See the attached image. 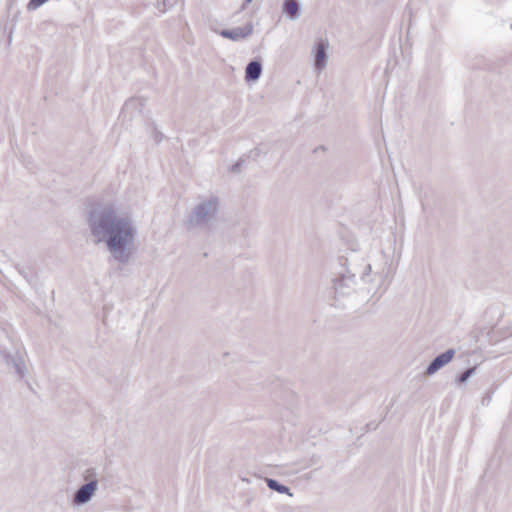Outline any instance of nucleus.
Wrapping results in <instances>:
<instances>
[{
	"label": "nucleus",
	"mask_w": 512,
	"mask_h": 512,
	"mask_svg": "<svg viewBox=\"0 0 512 512\" xmlns=\"http://www.w3.org/2000/svg\"><path fill=\"white\" fill-rule=\"evenodd\" d=\"M339 264L341 270L332 279L333 299L337 305L385 291L393 278L392 261L383 252L369 261L352 252L341 257Z\"/></svg>",
	"instance_id": "obj_1"
},
{
	"label": "nucleus",
	"mask_w": 512,
	"mask_h": 512,
	"mask_svg": "<svg viewBox=\"0 0 512 512\" xmlns=\"http://www.w3.org/2000/svg\"><path fill=\"white\" fill-rule=\"evenodd\" d=\"M86 221L95 244H105L112 258L121 264L131 260L137 227L128 212L112 202H95L88 208Z\"/></svg>",
	"instance_id": "obj_2"
},
{
	"label": "nucleus",
	"mask_w": 512,
	"mask_h": 512,
	"mask_svg": "<svg viewBox=\"0 0 512 512\" xmlns=\"http://www.w3.org/2000/svg\"><path fill=\"white\" fill-rule=\"evenodd\" d=\"M218 209V197L211 195L202 199L192 208L187 220L188 226L190 228L210 229L216 219Z\"/></svg>",
	"instance_id": "obj_3"
},
{
	"label": "nucleus",
	"mask_w": 512,
	"mask_h": 512,
	"mask_svg": "<svg viewBox=\"0 0 512 512\" xmlns=\"http://www.w3.org/2000/svg\"><path fill=\"white\" fill-rule=\"evenodd\" d=\"M147 103V98L135 96L128 99L120 113V119L123 122L131 121L142 114L143 108Z\"/></svg>",
	"instance_id": "obj_4"
},
{
	"label": "nucleus",
	"mask_w": 512,
	"mask_h": 512,
	"mask_svg": "<svg viewBox=\"0 0 512 512\" xmlns=\"http://www.w3.org/2000/svg\"><path fill=\"white\" fill-rule=\"evenodd\" d=\"M329 48L328 39L323 37L319 38L314 45V65L318 73H321L327 66Z\"/></svg>",
	"instance_id": "obj_5"
},
{
	"label": "nucleus",
	"mask_w": 512,
	"mask_h": 512,
	"mask_svg": "<svg viewBox=\"0 0 512 512\" xmlns=\"http://www.w3.org/2000/svg\"><path fill=\"white\" fill-rule=\"evenodd\" d=\"M97 487L93 483H85L81 485L74 493L72 504L74 506H82L90 502L97 491Z\"/></svg>",
	"instance_id": "obj_6"
},
{
	"label": "nucleus",
	"mask_w": 512,
	"mask_h": 512,
	"mask_svg": "<svg viewBox=\"0 0 512 512\" xmlns=\"http://www.w3.org/2000/svg\"><path fill=\"white\" fill-rule=\"evenodd\" d=\"M455 350L454 349H448L444 353H441L440 355L436 356L431 363L426 368L425 374L427 376H431L438 372L442 367L447 365L454 357Z\"/></svg>",
	"instance_id": "obj_7"
},
{
	"label": "nucleus",
	"mask_w": 512,
	"mask_h": 512,
	"mask_svg": "<svg viewBox=\"0 0 512 512\" xmlns=\"http://www.w3.org/2000/svg\"><path fill=\"white\" fill-rule=\"evenodd\" d=\"M3 358L7 366L13 367L15 373L19 378H23L26 375L27 369L24 358L21 354L15 353H3Z\"/></svg>",
	"instance_id": "obj_8"
},
{
	"label": "nucleus",
	"mask_w": 512,
	"mask_h": 512,
	"mask_svg": "<svg viewBox=\"0 0 512 512\" xmlns=\"http://www.w3.org/2000/svg\"><path fill=\"white\" fill-rule=\"evenodd\" d=\"M262 73V64L259 60L250 61L245 68V80L257 81Z\"/></svg>",
	"instance_id": "obj_9"
},
{
	"label": "nucleus",
	"mask_w": 512,
	"mask_h": 512,
	"mask_svg": "<svg viewBox=\"0 0 512 512\" xmlns=\"http://www.w3.org/2000/svg\"><path fill=\"white\" fill-rule=\"evenodd\" d=\"M298 3L296 0H285L283 3V12L290 18H295L298 15Z\"/></svg>",
	"instance_id": "obj_10"
},
{
	"label": "nucleus",
	"mask_w": 512,
	"mask_h": 512,
	"mask_svg": "<svg viewBox=\"0 0 512 512\" xmlns=\"http://www.w3.org/2000/svg\"><path fill=\"white\" fill-rule=\"evenodd\" d=\"M83 479L86 483H93L98 488V473L96 468L90 467L83 472Z\"/></svg>",
	"instance_id": "obj_11"
},
{
	"label": "nucleus",
	"mask_w": 512,
	"mask_h": 512,
	"mask_svg": "<svg viewBox=\"0 0 512 512\" xmlns=\"http://www.w3.org/2000/svg\"><path fill=\"white\" fill-rule=\"evenodd\" d=\"M266 483L271 490L277 491L279 493H286L289 494L290 496L292 495L291 493H289V488L287 486L280 484L275 479L267 478Z\"/></svg>",
	"instance_id": "obj_12"
},
{
	"label": "nucleus",
	"mask_w": 512,
	"mask_h": 512,
	"mask_svg": "<svg viewBox=\"0 0 512 512\" xmlns=\"http://www.w3.org/2000/svg\"><path fill=\"white\" fill-rule=\"evenodd\" d=\"M476 367L468 368L466 371H464L458 378L457 382L459 384H464L468 381L470 377H472L475 374Z\"/></svg>",
	"instance_id": "obj_13"
},
{
	"label": "nucleus",
	"mask_w": 512,
	"mask_h": 512,
	"mask_svg": "<svg viewBox=\"0 0 512 512\" xmlns=\"http://www.w3.org/2000/svg\"><path fill=\"white\" fill-rule=\"evenodd\" d=\"M224 37L229 38L233 41H238L245 38L248 34H222Z\"/></svg>",
	"instance_id": "obj_14"
},
{
	"label": "nucleus",
	"mask_w": 512,
	"mask_h": 512,
	"mask_svg": "<svg viewBox=\"0 0 512 512\" xmlns=\"http://www.w3.org/2000/svg\"><path fill=\"white\" fill-rule=\"evenodd\" d=\"M240 166L241 164L240 163H236L232 166V172L234 173H238L240 171Z\"/></svg>",
	"instance_id": "obj_15"
},
{
	"label": "nucleus",
	"mask_w": 512,
	"mask_h": 512,
	"mask_svg": "<svg viewBox=\"0 0 512 512\" xmlns=\"http://www.w3.org/2000/svg\"><path fill=\"white\" fill-rule=\"evenodd\" d=\"M11 41H12V37H11V34H9V36H8V44L9 45L11 44Z\"/></svg>",
	"instance_id": "obj_16"
}]
</instances>
